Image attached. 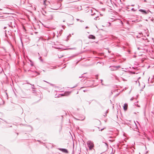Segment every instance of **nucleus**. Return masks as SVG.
I'll return each mask as SVG.
<instances>
[{
    "instance_id": "1",
    "label": "nucleus",
    "mask_w": 154,
    "mask_h": 154,
    "mask_svg": "<svg viewBox=\"0 0 154 154\" xmlns=\"http://www.w3.org/2000/svg\"><path fill=\"white\" fill-rule=\"evenodd\" d=\"M140 41H140L138 42L137 43V45H140V47H142V48L143 47L146 46L144 44V42L145 41L144 38H141L140 39Z\"/></svg>"
},
{
    "instance_id": "2",
    "label": "nucleus",
    "mask_w": 154,
    "mask_h": 154,
    "mask_svg": "<svg viewBox=\"0 0 154 154\" xmlns=\"http://www.w3.org/2000/svg\"><path fill=\"white\" fill-rule=\"evenodd\" d=\"M87 144L90 149H91L94 147L93 143L91 141L89 140L87 142Z\"/></svg>"
},
{
    "instance_id": "3",
    "label": "nucleus",
    "mask_w": 154,
    "mask_h": 154,
    "mask_svg": "<svg viewBox=\"0 0 154 154\" xmlns=\"http://www.w3.org/2000/svg\"><path fill=\"white\" fill-rule=\"evenodd\" d=\"M120 67V66H110L109 68H110V70L111 71H115L116 70L118 69H119Z\"/></svg>"
},
{
    "instance_id": "4",
    "label": "nucleus",
    "mask_w": 154,
    "mask_h": 154,
    "mask_svg": "<svg viewBox=\"0 0 154 154\" xmlns=\"http://www.w3.org/2000/svg\"><path fill=\"white\" fill-rule=\"evenodd\" d=\"M139 11L140 12H141L143 13V14H148L149 12H150V11L149 10H148L147 11H146L145 10L141 9H139Z\"/></svg>"
},
{
    "instance_id": "5",
    "label": "nucleus",
    "mask_w": 154,
    "mask_h": 154,
    "mask_svg": "<svg viewBox=\"0 0 154 154\" xmlns=\"http://www.w3.org/2000/svg\"><path fill=\"white\" fill-rule=\"evenodd\" d=\"M58 149L61 151L62 152H64L66 153H68V150L66 149L58 148Z\"/></svg>"
},
{
    "instance_id": "6",
    "label": "nucleus",
    "mask_w": 154,
    "mask_h": 154,
    "mask_svg": "<svg viewBox=\"0 0 154 154\" xmlns=\"http://www.w3.org/2000/svg\"><path fill=\"white\" fill-rule=\"evenodd\" d=\"M46 16L48 20H52L53 19V17L52 14H50Z\"/></svg>"
},
{
    "instance_id": "7",
    "label": "nucleus",
    "mask_w": 154,
    "mask_h": 154,
    "mask_svg": "<svg viewBox=\"0 0 154 154\" xmlns=\"http://www.w3.org/2000/svg\"><path fill=\"white\" fill-rule=\"evenodd\" d=\"M128 105L127 103H125L123 106V109L125 110H126L128 108Z\"/></svg>"
},
{
    "instance_id": "8",
    "label": "nucleus",
    "mask_w": 154,
    "mask_h": 154,
    "mask_svg": "<svg viewBox=\"0 0 154 154\" xmlns=\"http://www.w3.org/2000/svg\"><path fill=\"white\" fill-rule=\"evenodd\" d=\"M88 38L89 39H95V37L94 35H90L88 36Z\"/></svg>"
},
{
    "instance_id": "9",
    "label": "nucleus",
    "mask_w": 154,
    "mask_h": 154,
    "mask_svg": "<svg viewBox=\"0 0 154 154\" xmlns=\"http://www.w3.org/2000/svg\"><path fill=\"white\" fill-rule=\"evenodd\" d=\"M63 31V30H61L60 31H59V33L58 34V36L61 35Z\"/></svg>"
},
{
    "instance_id": "10",
    "label": "nucleus",
    "mask_w": 154,
    "mask_h": 154,
    "mask_svg": "<svg viewBox=\"0 0 154 154\" xmlns=\"http://www.w3.org/2000/svg\"><path fill=\"white\" fill-rule=\"evenodd\" d=\"M28 84L31 85L32 86V89H35V87L34 85H32V84H30L29 83H28Z\"/></svg>"
},
{
    "instance_id": "11",
    "label": "nucleus",
    "mask_w": 154,
    "mask_h": 154,
    "mask_svg": "<svg viewBox=\"0 0 154 154\" xmlns=\"http://www.w3.org/2000/svg\"><path fill=\"white\" fill-rule=\"evenodd\" d=\"M99 17L98 16H96L94 18V19L95 20H97V18H98Z\"/></svg>"
},
{
    "instance_id": "12",
    "label": "nucleus",
    "mask_w": 154,
    "mask_h": 154,
    "mask_svg": "<svg viewBox=\"0 0 154 154\" xmlns=\"http://www.w3.org/2000/svg\"><path fill=\"white\" fill-rule=\"evenodd\" d=\"M137 49L138 50H142V49H143V48H142V47H137Z\"/></svg>"
},
{
    "instance_id": "13",
    "label": "nucleus",
    "mask_w": 154,
    "mask_h": 154,
    "mask_svg": "<svg viewBox=\"0 0 154 154\" xmlns=\"http://www.w3.org/2000/svg\"><path fill=\"white\" fill-rule=\"evenodd\" d=\"M63 55H61L60 56L58 55V57L60 58H61L62 57H63Z\"/></svg>"
},
{
    "instance_id": "14",
    "label": "nucleus",
    "mask_w": 154,
    "mask_h": 154,
    "mask_svg": "<svg viewBox=\"0 0 154 154\" xmlns=\"http://www.w3.org/2000/svg\"><path fill=\"white\" fill-rule=\"evenodd\" d=\"M39 59L42 62L43 61V60L41 59V57H40L39 58Z\"/></svg>"
},
{
    "instance_id": "15",
    "label": "nucleus",
    "mask_w": 154,
    "mask_h": 154,
    "mask_svg": "<svg viewBox=\"0 0 154 154\" xmlns=\"http://www.w3.org/2000/svg\"><path fill=\"white\" fill-rule=\"evenodd\" d=\"M85 118H84L83 119H76L77 120H82H82H83L84 119H85Z\"/></svg>"
},
{
    "instance_id": "16",
    "label": "nucleus",
    "mask_w": 154,
    "mask_h": 154,
    "mask_svg": "<svg viewBox=\"0 0 154 154\" xmlns=\"http://www.w3.org/2000/svg\"><path fill=\"white\" fill-rule=\"evenodd\" d=\"M131 10L132 11H136V10H134V8H132L131 9Z\"/></svg>"
},
{
    "instance_id": "17",
    "label": "nucleus",
    "mask_w": 154,
    "mask_h": 154,
    "mask_svg": "<svg viewBox=\"0 0 154 154\" xmlns=\"http://www.w3.org/2000/svg\"><path fill=\"white\" fill-rule=\"evenodd\" d=\"M30 62L31 63H32L31 61ZM30 64H31V66H33V64L32 63H31Z\"/></svg>"
},
{
    "instance_id": "18",
    "label": "nucleus",
    "mask_w": 154,
    "mask_h": 154,
    "mask_svg": "<svg viewBox=\"0 0 154 154\" xmlns=\"http://www.w3.org/2000/svg\"><path fill=\"white\" fill-rule=\"evenodd\" d=\"M133 99H134V97H131V99H130V100H131V101H132V100H133Z\"/></svg>"
},
{
    "instance_id": "19",
    "label": "nucleus",
    "mask_w": 154,
    "mask_h": 154,
    "mask_svg": "<svg viewBox=\"0 0 154 154\" xmlns=\"http://www.w3.org/2000/svg\"><path fill=\"white\" fill-rule=\"evenodd\" d=\"M96 14H95V13H94L93 14H91V15L93 16V15H95Z\"/></svg>"
},
{
    "instance_id": "20",
    "label": "nucleus",
    "mask_w": 154,
    "mask_h": 154,
    "mask_svg": "<svg viewBox=\"0 0 154 154\" xmlns=\"http://www.w3.org/2000/svg\"><path fill=\"white\" fill-rule=\"evenodd\" d=\"M104 129V128H102V129H101V130H100V131H102V130H103Z\"/></svg>"
},
{
    "instance_id": "21",
    "label": "nucleus",
    "mask_w": 154,
    "mask_h": 154,
    "mask_svg": "<svg viewBox=\"0 0 154 154\" xmlns=\"http://www.w3.org/2000/svg\"><path fill=\"white\" fill-rule=\"evenodd\" d=\"M76 86H77V85H75V86H74V87H71V88H75V87H76Z\"/></svg>"
},
{
    "instance_id": "22",
    "label": "nucleus",
    "mask_w": 154,
    "mask_h": 154,
    "mask_svg": "<svg viewBox=\"0 0 154 154\" xmlns=\"http://www.w3.org/2000/svg\"><path fill=\"white\" fill-rule=\"evenodd\" d=\"M6 31L5 30V36H7V35H6Z\"/></svg>"
},
{
    "instance_id": "23",
    "label": "nucleus",
    "mask_w": 154,
    "mask_h": 154,
    "mask_svg": "<svg viewBox=\"0 0 154 154\" xmlns=\"http://www.w3.org/2000/svg\"><path fill=\"white\" fill-rule=\"evenodd\" d=\"M105 143V144H106V146H108V145H107V143Z\"/></svg>"
},
{
    "instance_id": "24",
    "label": "nucleus",
    "mask_w": 154,
    "mask_h": 154,
    "mask_svg": "<svg viewBox=\"0 0 154 154\" xmlns=\"http://www.w3.org/2000/svg\"><path fill=\"white\" fill-rule=\"evenodd\" d=\"M82 77H83V76H79V78H82Z\"/></svg>"
},
{
    "instance_id": "25",
    "label": "nucleus",
    "mask_w": 154,
    "mask_h": 154,
    "mask_svg": "<svg viewBox=\"0 0 154 154\" xmlns=\"http://www.w3.org/2000/svg\"><path fill=\"white\" fill-rule=\"evenodd\" d=\"M82 77H83V76H79V78H82Z\"/></svg>"
},
{
    "instance_id": "26",
    "label": "nucleus",
    "mask_w": 154,
    "mask_h": 154,
    "mask_svg": "<svg viewBox=\"0 0 154 154\" xmlns=\"http://www.w3.org/2000/svg\"><path fill=\"white\" fill-rule=\"evenodd\" d=\"M109 141H111L112 142H113L114 140H109Z\"/></svg>"
},
{
    "instance_id": "27",
    "label": "nucleus",
    "mask_w": 154,
    "mask_h": 154,
    "mask_svg": "<svg viewBox=\"0 0 154 154\" xmlns=\"http://www.w3.org/2000/svg\"><path fill=\"white\" fill-rule=\"evenodd\" d=\"M6 28V27H4V29H5Z\"/></svg>"
},
{
    "instance_id": "28",
    "label": "nucleus",
    "mask_w": 154,
    "mask_h": 154,
    "mask_svg": "<svg viewBox=\"0 0 154 154\" xmlns=\"http://www.w3.org/2000/svg\"><path fill=\"white\" fill-rule=\"evenodd\" d=\"M44 81V82H47V83H49L48 82H46V81Z\"/></svg>"
},
{
    "instance_id": "29",
    "label": "nucleus",
    "mask_w": 154,
    "mask_h": 154,
    "mask_svg": "<svg viewBox=\"0 0 154 154\" xmlns=\"http://www.w3.org/2000/svg\"><path fill=\"white\" fill-rule=\"evenodd\" d=\"M88 28V26H86L85 27V28L87 29V28Z\"/></svg>"
},
{
    "instance_id": "30",
    "label": "nucleus",
    "mask_w": 154,
    "mask_h": 154,
    "mask_svg": "<svg viewBox=\"0 0 154 154\" xmlns=\"http://www.w3.org/2000/svg\"><path fill=\"white\" fill-rule=\"evenodd\" d=\"M35 89H34V90H33V91H35V90H34Z\"/></svg>"
},
{
    "instance_id": "31",
    "label": "nucleus",
    "mask_w": 154,
    "mask_h": 154,
    "mask_svg": "<svg viewBox=\"0 0 154 154\" xmlns=\"http://www.w3.org/2000/svg\"><path fill=\"white\" fill-rule=\"evenodd\" d=\"M69 37V35H68V36H67V38H68Z\"/></svg>"
},
{
    "instance_id": "32",
    "label": "nucleus",
    "mask_w": 154,
    "mask_h": 154,
    "mask_svg": "<svg viewBox=\"0 0 154 154\" xmlns=\"http://www.w3.org/2000/svg\"><path fill=\"white\" fill-rule=\"evenodd\" d=\"M101 83H102V81H103V80H102V79H101Z\"/></svg>"
},
{
    "instance_id": "33",
    "label": "nucleus",
    "mask_w": 154,
    "mask_h": 154,
    "mask_svg": "<svg viewBox=\"0 0 154 154\" xmlns=\"http://www.w3.org/2000/svg\"><path fill=\"white\" fill-rule=\"evenodd\" d=\"M133 74H135V73L134 72H133Z\"/></svg>"
},
{
    "instance_id": "34",
    "label": "nucleus",
    "mask_w": 154,
    "mask_h": 154,
    "mask_svg": "<svg viewBox=\"0 0 154 154\" xmlns=\"http://www.w3.org/2000/svg\"><path fill=\"white\" fill-rule=\"evenodd\" d=\"M107 113V111L106 112V113Z\"/></svg>"
},
{
    "instance_id": "35",
    "label": "nucleus",
    "mask_w": 154,
    "mask_h": 154,
    "mask_svg": "<svg viewBox=\"0 0 154 154\" xmlns=\"http://www.w3.org/2000/svg\"><path fill=\"white\" fill-rule=\"evenodd\" d=\"M70 35V36H71V35L70 34H69V35Z\"/></svg>"
},
{
    "instance_id": "36",
    "label": "nucleus",
    "mask_w": 154,
    "mask_h": 154,
    "mask_svg": "<svg viewBox=\"0 0 154 154\" xmlns=\"http://www.w3.org/2000/svg\"><path fill=\"white\" fill-rule=\"evenodd\" d=\"M137 38H138V36H137Z\"/></svg>"
},
{
    "instance_id": "37",
    "label": "nucleus",
    "mask_w": 154,
    "mask_h": 154,
    "mask_svg": "<svg viewBox=\"0 0 154 154\" xmlns=\"http://www.w3.org/2000/svg\"><path fill=\"white\" fill-rule=\"evenodd\" d=\"M123 80H124V81L125 80L124 79H123Z\"/></svg>"
}]
</instances>
